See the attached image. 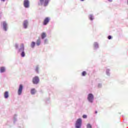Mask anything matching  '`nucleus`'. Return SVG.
<instances>
[{
  "label": "nucleus",
  "instance_id": "1",
  "mask_svg": "<svg viewBox=\"0 0 128 128\" xmlns=\"http://www.w3.org/2000/svg\"><path fill=\"white\" fill-rule=\"evenodd\" d=\"M15 49L17 50L18 54H20L22 58L26 56V52H24V45L22 44L20 45L16 43L14 44Z\"/></svg>",
  "mask_w": 128,
  "mask_h": 128
},
{
  "label": "nucleus",
  "instance_id": "2",
  "mask_svg": "<svg viewBox=\"0 0 128 128\" xmlns=\"http://www.w3.org/2000/svg\"><path fill=\"white\" fill-rule=\"evenodd\" d=\"M50 0H40L38 2L39 6H48Z\"/></svg>",
  "mask_w": 128,
  "mask_h": 128
},
{
  "label": "nucleus",
  "instance_id": "3",
  "mask_svg": "<svg viewBox=\"0 0 128 128\" xmlns=\"http://www.w3.org/2000/svg\"><path fill=\"white\" fill-rule=\"evenodd\" d=\"M87 100L90 104H92L94 102V94L92 93H90L87 97Z\"/></svg>",
  "mask_w": 128,
  "mask_h": 128
},
{
  "label": "nucleus",
  "instance_id": "4",
  "mask_svg": "<svg viewBox=\"0 0 128 128\" xmlns=\"http://www.w3.org/2000/svg\"><path fill=\"white\" fill-rule=\"evenodd\" d=\"M82 118H78L75 124V128H82Z\"/></svg>",
  "mask_w": 128,
  "mask_h": 128
},
{
  "label": "nucleus",
  "instance_id": "5",
  "mask_svg": "<svg viewBox=\"0 0 128 128\" xmlns=\"http://www.w3.org/2000/svg\"><path fill=\"white\" fill-rule=\"evenodd\" d=\"M23 90H24V85H22V84H20L18 86V96H22Z\"/></svg>",
  "mask_w": 128,
  "mask_h": 128
},
{
  "label": "nucleus",
  "instance_id": "6",
  "mask_svg": "<svg viewBox=\"0 0 128 128\" xmlns=\"http://www.w3.org/2000/svg\"><path fill=\"white\" fill-rule=\"evenodd\" d=\"M32 82L33 84H40V78L38 76H35L32 78Z\"/></svg>",
  "mask_w": 128,
  "mask_h": 128
},
{
  "label": "nucleus",
  "instance_id": "7",
  "mask_svg": "<svg viewBox=\"0 0 128 128\" xmlns=\"http://www.w3.org/2000/svg\"><path fill=\"white\" fill-rule=\"evenodd\" d=\"M24 6L26 8H30V0H24Z\"/></svg>",
  "mask_w": 128,
  "mask_h": 128
},
{
  "label": "nucleus",
  "instance_id": "8",
  "mask_svg": "<svg viewBox=\"0 0 128 128\" xmlns=\"http://www.w3.org/2000/svg\"><path fill=\"white\" fill-rule=\"evenodd\" d=\"M23 28H24V30H26L28 28V20H24L23 22Z\"/></svg>",
  "mask_w": 128,
  "mask_h": 128
},
{
  "label": "nucleus",
  "instance_id": "9",
  "mask_svg": "<svg viewBox=\"0 0 128 128\" xmlns=\"http://www.w3.org/2000/svg\"><path fill=\"white\" fill-rule=\"evenodd\" d=\"M2 28L6 32L8 30V24L5 21L2 22Z\"/></svg>",
  "mask_w": 128,
  "mask_h": 128
},
{
  "label": "nucleus",
  "instance_id": "10",
  "mask_svg": "<svg viewBox=\"0 0 128 128\" xmlns=\"http://www.w3.org/2000/svg\"><path fill=\"white\" fill-rule=\"evenodd\" d=\"M48 22H50V18L46 17L44 20V21L43 22V24H44V26H46V24H48Z\"/></svg>",
  "mask_w": 128,
  "mask_h": 128
},
{
  "label": "nucleus",
  "instance_id": "11",
  "mask_svg": "<svg viewBox=\"0 0 128 128\" xmlns=\"http://www.w3.org/2000/svg\"><path fill=\"white\" fill-rule=\"evenodd\" d=\"M93 46L94 50H98L100 48V46L98 45V42H94L93 44Z\"/></svg>",
  "mask_w": 128,
  "mask_h": 128
},
{
  "label": "nucleus",
  "instance_id": "12",
  "mask_svg": "<svg viewBox=\"0 0 128 128\" xmlns=\"http://www.w3.org/2000/svg\"><path fill=\"white\" fill-rule=\"evenodd\" d=\"M40 44H42V40L40 38H38V39L36 41V45L38 46H40Z\"/></svg>",
  "mask_w": 128,
  "mask_h": 128
},
{
  "label": "nucleus",
  "instance_id": "13",
  "mask_svg": "<svg viewBox=\"0 0 128 128\" xmlns=\"http://www.w3.org/2000/svg\"><path fill=\"white\" fill-rule=\"evenodd\" d=\"M6 68L4 66L0 67V74H4V72H6Z\"/></svg>",
  "mask_w": 128,
  "mask_h": 128
},
{
  "label": "nucleus",
  "instance_id": "14",
  "mask_svg": "<svg viewBox=\"0 0 128 128\" xmlns=\"http://www.w3.org/2000/svg\"><path fill=\"white\" fill-rule=\"evenodd\" d=\"M34 70L36 74H40V66L38 65H37L36 66Z\"/></svg>",
  "mask_w": 128,
  "mask_h": 128
},
{
  "label": "nucleus",
  "instance_id": "15",
  "mask_svg": "<svg viewBox=\"0 0 128 128\" xmlns=\"http://www.w3.org/2000/svg\"><path fill=\"white\" fill-rule=\"evenodd\" d=\"M88 18L91 20V22H92V20H94V14H90L88 16Z\"/></svg>",
  "mask_w": 128,
  "mask_h": 128
},
{
  "label": "nucleus",
  "instance_id": "16",
  "mask_svg": "<svg viewBox=\"0 0 128 128\" xmlns=\"http://www.w3.org/2000/svg\"><path fill=\"white\" fill-rule=\"evenodd\" d=\"M8 96H10V94H8V92L6 91L4 92V98H8Z\"/></svg>",
  "mask_w": 128,
  "mask_h": 128
},
{
  "label": "nucleus",
  "instance_id": "17",
  "mask_svg": "<svg viewBox=\"0 0 128 128\" xmlns=\"http://www.w3.org/2000/svg\"><path fill=\"white\" fill-rule=\"evenodd\" d=\"M18 116V115L15 114L14 116V117H13V120H14V124H16V122H18V118H16Z\"/></svg>",
  "mask_w": 128,
  "mask_h": 128
},
{
  "label": "nucleus",
  "instance_id": "18",
  "mask_svg": "<svg viewBox=\"0 0 128 128\" xmlns=\"http://www.w3.org/2000/svg\"><path fill=\"white\" fill-rule=\"evenodd\" d=\"M106 76H110V70L108 68L106 69Z\"/></svg>",
  "mask_w": 128,
  "mask_h": 128
},
{
  "label": "nucleus",
  "instance_id": "19",
  "mask_svg": "<svg viewBox=\"0 0 128 128\" xmlns=\"http://www.w3.org/2000/svg\"><path fill=\"white\" fill-rule=\"evenodd\" d=\"M46 38V33L42 32L41 34V38H42V40H44V38Z\"/></svg>",
  "mask_w": 128,
  "mask_h": 128
},
{
  "label": "nucleus",
  "instance_id": "20",
  "mask_svg": "<svg viewBox=\"0 0 128 128\" xmlns=\"http://www.w3.org/2000/svg\"><path fill=\"white\" fill-rule=\"evenodd\" d=\"M34 46H36V42H32L30 44V47L32 48H34Z\"/></svg>",
  "mask_w": 128,
  "mask_h": 128
},
{
  "label": "nucleus",
  "instance_id": "21",
  "mask_svg": "<svg viewBox=\"0 0 128 128\" xmlns=\"http://www.w3.org/2000/svg\"><path fill=\"white\" fill-rule=\"evenodd\" d=\"M97 86L98 88H102V82L98 83Z\"/></svg>",
  "mask_w": 128,
  "mask_h": 128
},
{
  "label": "nucleus",
  "instance_id": "22",
  "mask_svg": "<svg viewBox=\"0 0 128 128\" xmlns=\"http://www.w3.org/2000/svg\"><path fill=\"white\" fill-rule=\"evenodd\" d=\"M30 94H32V95L34 94H36V89L34 88L31 89Z\"/></svg>",
  "mask_w": 128,
  "mask_h": 128
},
{
  "label": "nucleus",
  "instance_id": "23",
  "mask_svg": "<svg viewBox=\"0 0 128 128\" xmlns=\"http://www.w3.org/2000/svg\"><path fill=\"white\" fill-rule=\"evenodd\" d=\"M44 44H48V38H46L44 40Z\"/></svg>",
  "mask_w": 128,
  "mask_h": 128
},
{
  "label": "nucleus",
  "instance_id": "24",
  "mask_svg": "<svg viewBox=\"0 0 128 128\" xmlns=\"http://www.w3.org/2000/svg\"><path fill=\"white\" fill-rule=\"evenodd\" d=\"M82 76H86V72L83 71L82 73Z\"/></svg>",
  "mask_w": 128,
  "mask_h": 128
},
{
  "label": "nucleus",
  "instance_id": "25",
  "mask_svg": "<svg viewBox=\"0 0 128 128\" xmlns=\"http://www.w3.org/2000/svg\"><path fill=\"white\" fill-rule=\"evenodd\" d=\"M86 128H92V124H86Z\"/></svg>",
  "mask_w": 128,
  "mask_h": 128
},
{
  "label": "nucleus",
  "instance_id": "26",
  "mask_svg": "<svg viewBox=\"0 0 128 128\" xmlns=\"http://www.w3.org/2000/svg\"><path fill=\"white\" fill-rule=\"evenodd\" d=\"M50 98H48L46 100V104H50Z\"/></svg>",
  "mask_w": 128,
  "mask_h": 128
},
{
  "label": "nucleus",
  "instance_id": "27",
  "mask_svg": "<svg viewBox=\"0 0 128 128\" xmlns=\"http://www.w3.org/2000/svg\"><path fill=\"white\" fill-rule=\"evenodd\" d=\"M108 40H112V36H108Z\"/></svg>",
  "mask_w": 128,
  "mask_h": 128
},
{
  "label": "nucleus",
  "instance_id": "28",
  "mask_svg": "<svg viewBox=\"0 0 128 128\" xmlns=\"http://www.w3.org/2000/svg\"><path fill=\"white\" fill-rule=\"evenodd\" d=\"M82 118H88V116H86V114H84L82 116Z\"/></svg>",
  "mask_w": 128,
  "mask_h": 128
},
{
  "label": "nucleus",
  "instance_id": "29",
  "mask_svg": "<svg viewBox=\"0 0 128 128\" xmlns=\"http://www.w3.org/2000/svg\"><path fill=\"white\" fill-rule=\"evenodd\" d=\"M109 2H112V0H108Z\"/></svg>",
  "mask_w": 128,
  "mask_h": 128
},
{
  "label": "nucleus",
  "instance_id": "30",
  "mask_svg": "<svg viewBox=\"0 0 128 128\" xmlns=\"http://www.w3.org/2000/svg\"><path fill=\"white\" fill-rule=\"evenodd\" d=\"M1 2H6V0H1Z\"/></svg>",
  "mask_w": 128,
  "mask_h": 128
},
{
  "label": "nucleus",
  "instance_id": "31",
  "mask_svg": "<svg viewBox=\"0 0 128 128\" xmlns=\"http://www.w3.org/2000/svg\"><path fill=\"white\" fill-rule=\"evenodd\" d=\"M80 0V2H84V0Z\"/></svg>",
  "mask_w": 128,
  "mask_h": 128
},
{
  "label": "nucleus",
  "instance_id": "32",
  "mask_svg": "<svg viewBox=\"0 0 128 128\" xmlns=\"http://www.w3.org/2000/svg\"><path fill=\"white\" fill-rule=\"evenodd\" d=\"M95 114H98V111H95Z\"/></svg>",
  "mask_w": 128,
  "mask_h": 128
}]
</instances>
